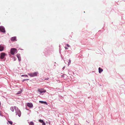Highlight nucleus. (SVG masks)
I'll return each instance as SVG.
<instances>
[{"label": "nucleus", "mask_w": 125, "mask_h": 125, "mask_svg": "<svg viewBox=\"0 0 125 125\" xmlns=\"http://www.w3.org/2000/svg\"><path fill=\"white\" fill-rule=\"evenodd\" d=\"M8 122L9 124H10L11 125H12V122L11 121H8Z\"/></svg>", "instance_id": "a211bd4d"}, {"label": "nucleus", "mask_w": 125, "mask_h": 125, "mask_svg": "<svg viewBox=\"0 0 125 125\" xmlns=\"http://www.w3.org/2000/svg\"><path fill=\"white\" fill-rule=\"evenodd\" d=\"M27 105L29 107L31 108L33 106L32 103H27Z\"/></svg>", "instance_id": "6e6552de"}, {"label": "nucleus", "mask_w": 125, "mask_h": 125, "mask_svg": "<svg viewBox=\"0 0 125 125\" xmlns=\"http://www.w3.org/2000/svg\"><path fill=\"white\" fill-rule=\"evenodd\" d=\"M49 78H46V79H45V80H49Z\"/></svg>", "instance_id": "4be33fe9"}, {"label": "nucleus", "mask_w": 125, "mask_h": 125, "mask_svg": "<svg viewBox=\"0 0 125 125\" xmlns=\"http://www.w3.org/2000/svg\"><path fill=\"white\" fill-rule=\"evenodd\" d=\"M0 30L3 32L5 33V28L2 26L0 27Z\"/></svg>", "instance_id": "39448f33"}, {"label": "nucleus", "mask_w": 125, "mask_h": 125, "mask_svg": "<svg viewBox=\"0 0 125 125\" xmlns=\"http://www.w3.org/2000/svg\"><path fill=\"white\" fill-rule=\"evenodd\" d=\"M38 74V73L37 72H35L32 73H28V75L31 77L37 76Z\"/></svg>", "instance_id": "f03ea898"}, {"label": "nucleus", "mask_w": 125, "mask_h": 125, "mask_svg": "<svg viewBox=\"0 0 125 125\" xmlns=\"http://www.w3.org/2000/svg\"><path fill=\"white\" fill-rule=\"evenodd\" d=\"M16 37H12L11 38V40L12 41H16Z\"/></svg>", "instance_id": "9d476101"}, {"label": "nucleus", "mask_w": 125, "mask_h": 125, "mask_svg": "<svg viewBox=\"0 0 125 125\" xmlns=\"http://www.w3.org/2000/svg\"><path fill=\"white\" fill-rule=\"evenodd\" d=\"M10 52L12 54L14 55L17 52V50L15 48H12L11 49Z\"/></svg>", "instance_id": "f257e3e1"}, {"label": "nucleus", "mask_w": 125, "mask_h": 125, "mask_svg": "<svg viewBox=\"0 0 125 125\" xmlns=\"http://www.w3.org/2000/svg\"><path fill=\"white\" fill-rule=\"evenodd\" d=\"M66 46L68 47H70V46L68 44H67L66 45Z\"/></svg>", "instance_id": "6ab92c4d"}, {"label": "nucleus", "mask_w": 125, "mask_h": 125, "mask_svg": "<svg viewBox=\"0 0 125 125\" xmlns=\"http://www.w3.org/2000/svg\"><path fill=\"white\" fill-rule=\"evenodd\" d=\"M29 80V79H27L24 80H23V81L28 80Z\"/></svg>", "instance_id": "412c9836"}, {"label": "nucleus", "mask_w": 125, "mask_h": 125, "mask_svg": "<svg viewBox=\"0 0 125 125\" xmlns=\"http://www.w3.org/2000/svg\"><path fill=\"white\" fill-rule=\"evenodd\" d=\"M17 57L19 61H21V57L20 56V55H18V54H17Z\"/></svg>", "instance_id": "ddd939ff"}, {"label": "nucleus", "mask_w": 125, "mask_h": 125, "mask_svg": "<svg viewBox=\"0 0 125 125\" xmlns=\"http://www.w3.org/2000/svg\"><path fill=\"white\" fill-rule=\"evenodd\" d=\"M17 110V111H16V115H18L19 117H20L21 115V112L20 110H18V109Z\"/></svg>", "instance_id": "423d86ee"}, {"label": "nucleus", "mask_w": 125, "mask_h": 125, "mask_svg": "<svg viewBox=\"0 0 125 125\" xmlns=\"http://www.w3.org/2000/svg\"><path fill=\"white\" fill-rule=\"evenodd\" d=\"M0 104H1V103H0Z\"/></svg>", "instance_id": "b1692460"}, {"label": "nucleus", "mask_w": 125, "mask_h": 125, "mask_svg": "<svg viewBox=\"0 0 125 125\" xmlns=\"http://www.w3.org/2000/svg\"><path fill=\"white\" fill-rule=\"evenodd\" d=\"M38 91L41 93H44L46 92V90L42 88L38 89Z\"/></svg>", "instance_id": "7ed1b4c3"}, {"label": "nucleus", "mask_w": 125, "mask_h": 125, "mask_svg": "<svg viewBox=\"0 0 125 125\" xmlns=\"http://www.w3.org/2000/svg\"><path fill=\"white\" fill-rule=\"evenodd\" d=\"M30 125H34V123L32 122H31L30 123L29 122Z\"/></svg>", "instance_id": "dca6fc26"}, {"label": "nucleus", "mask_w": 125, "mask_h": 125, "mask_svg": "<svg viewBox=\"0 0 125 125\" xmlns=\"http://www.w3.org/2000/svg\"><path fill=\"white\" fill-rule=\"evenodd\" d=\"M21 93V92H19V93H17V94H20Z\"/></svg>", "instance_id": "5701e85b"}, {"label": "nucleus", "mask_w": 125, "mask_h": 125, "mask_svg": "<svg viewBox=\"0 0 125 125\" xmlns=\"http://www.w3.org/2000/svg\"><path fill=\"white\" fill-rule=\"evenodd\" d=\"M7 54L4 52H2L0 54V58L1 59H3Z\"/></svg>", "instance_id": "20e7f679"}, {"label": "nucleus", "mask_w": 125, "mask_h": 125, "mask_svg": "<svg viewBox=\"0 0 125 125\" xmlns=\"http://www.w3.org/2000/svg\"><path fill=\"white\" fill-rule=\"evenodd\" d=\"M21 76H24L25 77H28V76L27 75H21Z\"/></svg>", "instance_id": "f3484780"}, {"label": "nucleus", "mask_w": 125, "mask_h": 125, "mask_svg": "<svg viewBox=\"0 0 125 125\" xmlns=\"http://www.w3.org/2000/svg\"><path fill=\"white\" fill-rule=\"evenodd\" d=\"M4 47H3L0 45V51H2L4 50Z\"/></svg>", "instance_id": "f8f14e48"}, {"label": "nucleus", "mask_w": 125, "mask_h": 125, "mask_svg": "<svg viewBox=\"0 0 125 125\" xmlns=\"http://www.w3.org/2000/svg\"><path fill=\"white\" fill-rule=\"evenodd\" d=\"M62 78H63L64 79H66V78L65 77H66V75L65 74H63L62 75Z\"/></svg>", "instance_id": "2eb2a0df"}, {"label": "nucleus", "mask_w": 125, "mask_h": 125, "mask_svg": "<svg viewBox=\"0 0 125 125\" xmlns=\"http://www.w3.org/2000/svg\"><path fill=\"white\" fill-rule=\"evenodd\" d=\"M39 121L42 124V125H45V124L43 120H39Z\"/></svg>", "instance_id": "1a4fd4ad"}, {"label": "nucleus", "mask_w": 125, "mask_h": 125, "mask_svg": "<svg viewBox=\"0 0 125 125\" xmlns=\"http://www.w3.org/2000/svg\"><path fill=\"white\" fill-rule=\"evenodd\" d=\"M14 109L16 111L17 109H18V108L15 106H14V107H11L10 108V109L12 112L14 111Z\"/></svg>", "instance_id": "0eeeda50"}, {"label": "nucleus", "mask_w": 125, "mask_h": 125, "mask_svg": "<svg viewBox=\"0 0 125 125\" xmlns=\"http://www.w3.org/2000/svg\"><path fill=\"white\" fill-rule=\"evenodd\" d=\"M103 71V69H101L100 67L99 68V73H101Z\"/></svg>", "instance_id": "4468645a"}, {"label": "nucleus", "mask_w": 125, "mask_h": 125, "mask_svg": "<svg viewBox=\"0 0 125 125\" xmlns=\"http://www.w3.org/2000/svg\"><path fill=\"white\" fill-rule=\"evenodd\" d=\"M65 49H68V48H67V47H65Z\"/></svg>", "instance_id": "aec40b11"}, {"label": "nucleus", "mask_w": 125, "mask_h": 125, "mask_svg": "<svg viewBox=\"0 0 125 125\" xmlns=\"http://www.w3.org/2000/svg\"><path fill=\"white\" fill-rule=\"evenodd\" d=\"M39 102L42 104H44L47 105H48L47 102H44L42 101H39Z\"/></svg>", "instance_id": "9b49d317"}]
</instances>
